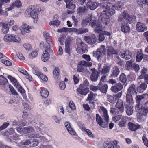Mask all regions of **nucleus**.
<instances>
[{"mask_svg": "<svg viewBox=\"0 0 148 148\" xmlns=\"http://www.w3.org/2000/svg\"><path fill=\"white\" fill-rule=\"evenodd\" d=\"M101 8L105 9L106 10H103L101 12V21L103 24L107 25L109 23L110 19L109 16L114 15L115 13L114 9L112 8H116L115 5H114L111 3H101L100 4Z\"/></svg>", "mask_w": 148, "mask_h": 148, "instance_id": "1", "label": "nucleus"}, {"mask_svg": "<svg viewBox=\"0 0 148 148\" xmlns=\"http://www.w3.org/2000/svg\"><path fill=\"white\" fill-rule=\"evenodd\" d=\"M133 17L130 16L126 12L124 11L119 15L118 21H120L122 25L121 27L122 31L125 33L130 32V28L128 23H131L133 19Z\"/></svg>", "mask_w": 148, "mask_h": 148, "instance_id": "2", "label": "nucleus"}, {"mask_svg": "<svg viewBox=\"0 0 148 148\" xmlns=\"http://www.w3.org/2000/svg\"><path fill=\"white\" fill-rule=\"evenodd\" d=\"M91 26L94 28V31L97 33L102 30L101 23H97L96 18L92 15H90L86 18L85 20H83L82 22L81 25L82 26H84L86 25L87 24L90 22Z\"/></svg>", "mask_w": 148, "mask_h": 148, "instance_id": "3", "label": "nucleus"}, {"mask_svg": "<svg viewBox=\"0 0 148 148\" xmlns=\"http://www.w3.org/2000/svg\"><path fill=\"white\" fill-rule=\"evenodd\" d=\"M4 40L7 42H12L17 44L20 43L21 39L20 37L14 34H6L3 37Z\"/></svg>", "mask_w": 148, "mask_h": 148, "instance_id": "4", "label": "nucleus"}, {"mask_svg": "<svg viewBox=\"0 0 148 148\" xmlns=\"http://www.w3.org/2000/svg\"><path fill=\"white\" fill-rule=\"evenodd\" d=\"M36 7L34 6L29 7L26 10L25 13L26 14L30 15L32 18L33 21L34 23H37V12Z\"/></svg>", "mask_w": 148, "mask_h": 148, "instance_id": "5", "label": "nucleus"}, {"mask_svg": "<svg viewBox=\"0 0 148 148\" xmlns=\"http://www.w3.org/2000/svg\"><path fill=\"white\" fill-rule=\"evenodd\" d=\"M136 109L138 116H146L148 112V109L142 105L139 104L138 106H136Z\"/></svg>", "mask_w": 148, "mask_h": 148, "instance_id": "6", "label": "nucleus"}, {"mask_svg": "<svg viewBox=\"0 0 148 148\" xmlns=\"http://www.w3.org/2000/svg\"><path fill=\"white\" fill-rule=\"evenodd\" d=\"M88 32V29L85 28H81L77 29L76 28H68L67 32L73 33L75 32L77 34H81L86 33Z\"/></svg>", "mask_w": 148, "mask_h": 148, "instance_id": "7", "label": "nucleus"}, {"mask_svg": "<svg viewBox=\"0 0 148 148\" xmlns=\"http://www.w3.org/2000/svg\"><path fill=\"white\" fill-rule=\"evenodd\" d=\"M122 92H121L113 95H108L107 96V100L110 102L114 103L117 99L121 97L122 95Z\"/></svg>", "mask_w": 148, "mask_h": 148, "instance_id": "8", "label": "nucleus"}, {"mask_svg": "<svg viewBox=\"0 0 148 148\" xmlns=\"http://www.w3.org/2000/svg\"><path fill=\"white\" fill-rule=\"evenodd\" d=\"M92 63L90 62L82 61L79 62V65L77 67V70L79 72H82L83 70L82 66L84 67H90L92 66Z\"/></svg>", "mask_w": 148, "mask_h": 148, "instance_id": "9", "label": "nucleus"}, {"mask_svg": "<svg viewBox=\"0 0 148 148\" xmlns=\"http://www.w3.org/2000/svg\"><path fill=\"white\" fill-rule=\"evenodd\" d=\"M77 91L80 95H86L89 91L88 88L84 84H80L79 88L77 89Z\"/></svg>", "mask_w": 148, "mask_h": 148, "instance_id": "10", "label": "nucleus"}, {"mask_svg": "<svg viewBox=\"0 0 148 148\" xmlns=\"http://www.w3.org/2000/svg\"><path fill=\"white\" fill-rule=\"evenodd\" d=\"M51 51V49L49 47L46 46V49H45L41 56V59L43 61L45 62L49 60L50 57L49 52Z\"/></svg>", "mask_w": 148, "mask_h": 148, "instance_id": "11", "label": "nucleus"}, {"mask_svg": "<svg viewBox=\"0 0 148 148\" xmlns=\"http://www.w3.org/2000/svg\"><path fill=\"white\" fill-rule=\"evenodd\" d=\"M16 130L18 132L21 134H26L34 132L33 128L30 127H19L17 128Z\"/></svg>", "mask_w": 148, "mask_h": 148, "instance_id": "12", "label": "nucleus"}, {"mask_svg": "<svg viewBox=\"0 0 148 148\" xmlns=\"http://www.w3.org/2000/svg\"><path fill=\"white\" fill-rule=\"evenodd\" d=\"M22 6V4L21 1L19 0H17L13 2L9 7L5 9L6 12L10 11L16 7L18 8L21 7Z\"/></svg>", "mask_w": 148, "mask_h": 148, "instance_id": "13", "label": "nucleus"}, {"mask_svg": "<svg viewBox=\"0 0 148 148\" xmlns=\"http://www.w3.org/2000/svg\"><path fill=\"white\" fill-rule=\"evenodd\" d=\"M84 39L87 43L91 45L95 44L97 41V38L93 34L89 36H84Z\"/></svg>", "mask_w": 148, "mask_h": 148, "instance_id": "14", "label": "nucleus"}, {"mask_svg": "<svg viewBox=\"0 0 148 148\" xmlns=\"http://www.w3.org/2000/svg\"><path fill=\"white\" fill-rule=\"evenodd\" d=\"M21 28L23 29H21V34L22 35H24L26 33H29L30 32L31 27L30 26L27 24L25 23H23L21 26Z\"/></svg>", "mask_w": 148, "mask_h": 148, "instance_id": "15", "label": "nucleus"}, {"mask_svg": "<svg viewBox=\"0 0 148 148\" xmlns=\"http://www.w3.org/2000/svg\"><path fill=\"white\" fill-rule=\"evenodd\" d=\"M96 121L98 124L102 127L106 128L107 127L108 123L104 122L101 117L98 114L96 115Z\"/></svg>", "mask_w": 148, "mask_h": 148, "instance_id": "16", "label": "nucleus"}, {"mask_svg": "<svg viewBox=\"0 0 148 148\" xmlns=\"http://www.w3.org/2000/svg\"><path fill=\"white\" fill-rule=\"evenodd\" d=\"M136 28L137 31L139 32H143L147 29L145 24L139 22L137 23Z\"/></svg>", "mask_w": 148, "mask_h": 148, "instance_id": "17", "label": "nucleus"}, {"mask_svg": "<svg viewBox=\"0 0 148 148\" xmlns=\"http://www.w3.org/2000/svg\"><path fill=\"white\" fill-rule=\"evenodd\" d=\"M98 5V3L95 2H93L91 0H88L86 4V7L91 10L95 9Z\"/></svg>", "mask_w": 148, "mask_h": 148, "instance_id": "18", "label": "nucleus"}, {"mask_svg": "<svg viewBox=\"0 0 148 148\" xmlns=\"http://www.w3.org/2000/svg\"><path fill=\"white\" fill-rule=\"evenodd\" d=\"M123 87V85L120 83L119 82L114 86H112L111 90L113 92L116 93L122 90Z\"/></svg>", "mask_w": 148, "mask_h": 148, "instance_id": "19", "label": "nucleus"}, {"mask_svg": "<svg viewBox=\"0 0 148 148\" xmlns=\"http://www.w3.org/2000/svg\"><path fill=\"white\" fill-rule=\"evenodd\" d=\"M146 96L148 97V94L145 93L141 95H138L135 97V100L137 103L136 106H138L139 105H142L141 102V101L145 99Z\"/></svg>", "mask_w": 148, "mask_h": 148, "instance_id": "20", "label": "nucleus"}, {"mask_svg": "<svg viewBox=\"0 0 148 148\" xmlns=\"http://www.w3.org/2000/svg\"><path fill=\"white\" fill-rule=\"evenodd\" d=\"M84 44L81 40L78 42L77 46L76 49L78 53L82 54L84 53Z\"/></svg>", "mask_w": 148, "mask_h": 148, "instance_id": "21", "label": "nucleus"}, {"mask_svg": "<svg viewBox=\"0 0 148 148\" xmlns=\"http://www.w3.org/2000/svg\"><path fill=\"white\" fill-rule=\"evenodd\" d=\"M100 110L103 113V117L106 123L109 122V116L107 113V111L106 109L103 106L100 107Z\"/></svg>", "mask_w": 148, "mask_h": 148, "instance_id": "22", "label": "nucleus"}, {"mask_svg": "<svg viewBox=\"0 0 148 148\" xmlns=\"http://www.w3.org/2000/svg\"><path fill=\"white\" fill-rule=\"evenodd\" d=\"M92 73L90 76L91 80L92 81H95L97 80L98 77V72L94 69H91Z\"/></svg>", "mask_w": 148, "mask_h": 148, "instance_id": "23", "label": "nucleus"}, {"mask_svg": "<svg viewBox=\"0 0 148 148\" xmlns=\"http://www.w3.org/2000/svg\"><path fill=\"white\" fill-rule=\"evenodd\" d=\"M136 86L134 84H132L130 86L127 90V94L132 95H136L137 94V92L135 89Z\"/></svg>", "mask_w": 148, "mask_h": 148, "instance_id": "24", "label": "nucleus"}, {"mask_svg": "<svg viewBox=\"0 0 148 148\" xmlns=\"http://www.w3.org/2000/svg\"><path fill=\"white\" fill-rule=\"evenodd\" d=\"M98 87L100 91L103 93H106L107 91L108 86L107 84L103 85L101 82H100L98 85Z\"/></svg>", "mask_w": 148, "mask_h": 148, "instance_id": "25", "label": "nucleus"}, {"mask_svg": "<svg viewBox=\"0 0 148 148\" xmlns=\"http://www.w3.org/2000/svg\"><path fill=\"white\" fill-rule=\"evenodd\" d=\"M43 35L44 36L46 40V42L48 44L49 46H52V44L51 40V37L49 35V33L47 31H45L43 32Z\"/></svg>", "mask_w": 148, "mask_h": 148, "instance_id": "26", "label": "nucleus"}, {"mask_svg": "<svg viewBox=\"0 0 148 148\" xmlns=\"http://www.w3.org/2000/svg\"><path fill=\"white\" fill-rule=\"evenodd\" d=\"M129 128L132 131H135L138 129L141 128V126L138 124H134L131 122L128 123Z\"/></svg>", "mask_w": 148, "mask_h": 148, "instance_id": "27", "label": "nucleus"}, {"mask_svg": "<svg viewBox=\"0 0 148 148\" xmlns=\"http://www.w3.org/2000/svg\"><path fill=\"white\" fill-rule=\"evenodd\" d=\"M64 125L68 132L71 134L73 135H75V132L71 128L70 123L69 122H66L65 123Z\"/></svg>", "mask_w": 148, "mask_h": 148, "instance_id": "28", "label": "nucleus"}, {"mask_svg": "<svg viewBox=\"0 0 148 148\" xmlns=\"http://www.w3.org/2000/svg\"><path fill=\"white\" fill-rule=\"evenodd\" d=\"M120 56L121 58L127 60L131 58V54L129 51H125L121 53Z\"/></svg>", "mask_w": 148, "mask_h": 148, "instance_id": "29", "label": "nucleus"}, {"mask_svg": "<svg viewBox=\"0 0 148 148\" xmlns=\"http://www.w3.org/2000/svg\"><path fill=\"white\" fill-rule=\"evenodd\" d=\"M147 85L145 83H142L137 88V91L140 93L143 92V91L146 90Z\"/></svg>", "mask_w": 148, "mask_h": 148, "instance_id": "30", "label": "nucleus"}, {"mask_svg": "<svg viewBox=\"0 0 148 148\" xmlns=\"http://www.w3.org/2000/svg\"><path fill=\"white\" fill-rule=\"evenodd\" d=\"M120 73V70L118 67L114 66L112 68V72L111 75L112 77H116Z\"/></svg>", "mask_w": 148, "mask_h": 148, "instance_id": "31", "label": "nucleus"}, {"mask_svg": "<svg viewBox=\"0 0 148 148\" xmlns=\"http://www.w3.org/2000/svg\"><path fill=\"white\" fill-rule=\"evenodd\" d=\"M58 15H55L53 18V20L50 22L49 23V25H50L56 26H58L60 23V21L58 20H58Z\"/></svg>", "mask_w": 148, "mask_h": 148, "instance_id": "32", "label": "nucleus"}, {"mask_svg": "<svg viewBox=\"0 0 148 148\" xmlns=\"http://www.w3.org/2000/svg\"><path fill=\"white\" fill-rule=\"evenodd\" d=\"M116 106L122 112L123 111V103L122 100H118L116 104Z\"/></svg>", "mask_w": 148, "mask_h": 148, "instance_id": "33", "label": "nucleus"}, {"mask_svg": "<svg viewBox=\"0 0 148 148\" xmlns=\"http://www.w3.org/2000/svg\"><path fill=\"white\" fill-rule=\"evenodd\" d=\"M72 0H64L66 3V8L71 9L73 10L75 8V5L72 2Z\"/></svg>", "mask_w": 148, "mask_h": 148, "instance_id": "34", "label": "nucleus"}, {"mask_svg": "<svg viewBox=\"0 0 148 148\" xmlns=\"http://www.w3.org/2000/svg\"><path fill=\"white\" fill-rule=\"evenodd\" d=\"M106 55L107 56H110L113 54H117L118 53L117 51H116L114 49L111 47H109L106 52Z\"/></svg>", "mask_w": 148, "mask_h": 148, "instance_id": "35", "label": "nucleus"}, {"mask_svg": "<svg viewBox=\"0 0 148 148\" xmlns=\"http://www.w3.org/2000/svg\"><path fill=\"white\" fill-rule=\"evenodd\" d=\"M117 144V142L114 141L112 143H106L104 144V148H114L115 145Z\"/></svg>", "mask_w": 148, "mask_h": 148, "instance_id": "36", "label": "nucleus"}, {"mask_svg": "<svg viewBox=\"0 0 148 148\" xmlns=\"http://www.w3.org/2000/svg\"><path fill=\"white\" fill-rule=\"evenodd\" d=\"M125 108H126V113L128 115H130L133 113V107L131 105H126Z\"/></svg>", "mask_w": 148, "mask_h": 148, "instance_id": "37", "label": "nucleus"}, {"mask_svg": "<svg viewBox=\"0 0 148 148\" xmlns=\"http://www.w3.org/2000/svg\"><path fill=\"white\" fill-rule=\"evenodd\" d=\"M110 67V66H104L102 68L101 73L108 75L107 74L109 72Z\"/></svg>", "mask_w": 148, "mask_h": 148, "instance_id": "38", "label": "nucleus"}, {"mask_svg": "<svg viewBox=\"0 0 148 148\" xmlns=\"http://www.w3.org/2000/svg\"><path fill=\"white\" fill-rule=\"evenodd\" d=\"M126 101L128 103L132 105L134 103L131 94H127L126 95Z\"/></svg>", "mask_w": 148, "mask_h": 148, "instance_id": "39", "label": "nucleus"}, {"mask_svg": "<svg viewBox=\"0 0 148 148\" xmlns=\"http://www.w3.org/2000/svg\"><path fill=\"white\" fill-rule=\"evenodd\" d=\"M99 50V49H97V51H94L93 52V56L97 57L98 59H101L102 57V54Z\"/></svg>", "mask_w": 148, "mask_h": 148, "instance_id": "40", "label": "nucleus"}, {"mask_svg": "<svg viewBox=\"0 0 148 148\" xmlns=\"http://www.w3.org/2000/svg\"><path fill=\"white\" fill-rule=\"evenodd\" d=\"M36 140H34V139H33V140H31L30 141L28 140L26 141L23 142V145H29L30 143H31L32 144H33V146H35L37 145V143Z\"/></svg>", "mask_w": 148, "mask_h": 148, "instance_id": "41", "label": "nucleus"}, {"mask_svg": "<svg viewBox=\"0 0 148 148\" xmlns=\"http://www.w3.org/2000/svg\"><path fill=\"white\" fill-rule=\"evenodd\" d=\"M143 79L146 84H148V74L140 75L137 78L138 79Z\"/></svg>", "mask_w": 148, "mask_h": 148, "instance_id": "42", "label": "nucleus"}, {"mask_svg": "<svg viewBox=\"0 0 148 148\" xmlns=\"http://www.w3.org/2000/svg\"><path fill=\"white\" fill-rule=\"evenodd\" d=\"M38 76L42 80L44 81H47L48 80V78L45 75L42 73L38 71Z\"/></svg>", "mask_w": 148, "mask_h": 148, "instance_id": "43", "label": "nucleus"}, {"mask_svg": "<svg viewBox=\"0 0 148 148\" xmlns=\"http://www.w3.org/2000/svg\"><path fill=\"white\" fill-rule=\"evenodd\" d=\"M14 130L12 128H10L8 131H4L3 133L4 135L8 136L14 134Z\"/></svg>", "mask_w": 148, "mask_h": 148, "instance_id": "44", "label": "nucleus"}, {"mask_svg": "<svg viewBox=\"0 0 148 148\" xmlns=\"http://www.w3.org/2000/svg\"><path fill=\"white\" fill-rule=\"evenodd\" d=\"M40 94L41 96L44 98L47 97L49 95V92L47 89L41 90L40 91Z\"/></svg>", "mask_w": 148, "mask_h": 148, "instance_id": "45", "label": "nucleus"}, {"mask_svg": "<svg viewBox=\"0 0 148 148\" xmlns=\"http://www.w3.org/2000/svg\"><path fill=\"white\" fill-rule=\"evenodd\" d=\"M8 78L11 81V82L13 84L14 86L17 84L18 83L17 80L13 77L10 75L7 76Z\"/></svg>", "mask_w": 148, "mask_h": 148, "instance_id": "46", "label": "nucleus"}, {"mask_svg": "<svg viewBox=\"0 0 148 148\" xmlns=\"http://www.w3.org/2000/svg\"><path fill=\"white\" fill-rule=\"evenodd\" d=\"M53 75L54 78H57L59 75V69L56 67L53 71Z\"/></svg>", "mask_w": 148, "mask_h": 148, "instance_id": "47", "label": "nucleus"}, {"mask_svg": "<svg viewBox=\"0 0 148 148\" xmlns=\"http://www.w3.org/2000/svg\"><path fill=\"white\" fill-rule=\"evenodd\" d=\"M119 80L122 83H125L127 81L125 75L123 73H121L119 76Z\"/></svg>", "mask_w": 148, "mask_h": 148, "instance_id": "48", "label": "nucleus"}, {"mask_svg": "<svg viewBox=\"0 0 148 148\" xmlns=\"http://www.w3.org/2000/svg\"><path fill=\"white\" fill-rule=\"evenodd\" d=\"M143 54L139 52H137V55L136 56V61L138 62H140L143 58Z\"/></svg>", "mask_w": 148, "mask_h": 148, "instance_id": "49", "label": "nucleus"}, {"mask_svg": "<svg viewBox=\"0 0 148 148\" xmlns=\"http://www.w3.org/2000/svg\"><path fill=\"white\" fill-rule=\"evenodd\" d=\"M97 95L93 94L92 92H91L88 94L87 99V100H92L95 99Z\"/></svg>", "mask_w": 148, "mask_h": 148, "instance_id": "50", "label": "nucleus"}, {"mask_svg": "<svg viewBox=\"0 0 148 148\" xmlns=\"http://www.w3.org/2000/svg\"><path fill=\"white\" fill-rule=\"evenodd\" d=\"M9 30V28L7 25L5 24H3L1 29L2 32L4 34H6L8 33Z\"/></svg>", "mask_w": 148, "mask_h": 148, "instance_id": "51", "label": "nucleus"}, {"mask_svg": "<svg viewBox=\"0 0 148 148\" xmlns=\"http://www.w3.org/2000/svg\"><path fill=\"white\" fill-rule=\"evenodd\" d=\"M7 80L2 75H0V85H4L7 82Z\"/></svg>", "mask_w": 148, "mask_h": 148, "instance_id": "52", "label": "nucleus"}, {"mask_svg": "<svg viewBox=\"0 0 148 148\" xmlns=\"http://www.w3.org/2000/svg\"><path fill=\"white\" fill-rule=\"evenodd\" d=\"M82 130H84L87 134L88 136L90 138H92L94 137L93 134L92 133L91 131L88 130L86 129L84 127H82Z\"/></svg>", "mask_w": 148, "mask_h": 148, "instance_id": "53", "label": "nucleus"}, {"mask_svg": "<svg viewBox=\"0 0 148 148\" xmlns=\"http://www.w3.org/2000/svg\"><path fill=\"white\" fill-rule=\"evenodd\" d=\"M18 90L19 92L22 94L24 93L25 92V90L18 83L15 86Z\"/></svg>", "mask_w": 148, "mask_h": 148, "instance_id": "54", "label": "nucleus"}, {"mask_svg": "<svg viewBox=\"0 0 148 148\" xmlns=\"http://www.w3.org/2000/svg\"><path fill=\"white\" fill-rule=\"evenodd\" d=\"M99 49V51H100L101 53L104 55H106V50L105 48V47L103 45H102L101 46L100 48L98 49Z\"/></svg>", "mask_w": 148, "mask_h": 148, "instance_id": "55", "label": "nucleus"}, {"mask_svg": "<svg viewBox=\"0 0 148 148\" xmlns=\"http://www.w3.org/2000/svg\"><path fill=\"white\" fill-rule=\"evenodd\" d=\"M124 1L122 0L118 2L117 5L115 6V9H118V8H122V7L124 5Z\"/></svg>", "mask_w": 148, "mask_h": 148, "instance_id": "56", "label": "nucleus"}, {"mask_svg": "<svg viewBox=\"0 0 148 148\" xmlns=\"http://www.w3.org/2000/svg\"><path fill=\"white\" fill-rule=\"evenodd\" d=\"M1 62L8 66H10L12 65V63L10 61L5 59H2Z\"/></svg>", "mask_w": 148, "mask_h": 148, "instance_id": "57", "label": "nucleus"}, {"mask_svg": "<svg viewBox=\"0 0 148 148\" xmlns=\"http://www.w3.org/2000/svg\"><path fill=\"white\" fill-rule=\"evenodd\" d=\"M48 46H49L48 45H46V44L43 41H41L39 45V47L42 50H43L45 48L46 49V46H47L48 47H50L51 46H49V45Z\"/></svg>", "mask_w": 148, "mask_h": 148, "instance_id": "58", "label": "nucleus"}, {"mask_svg": "<svg viewBox=\"0 0 148 148\" xmlns=\"http://www.w3.org/2000/svg\"><path fill=\"white\" fill-rule=\"evenodd\" d=\"M73 40V38L72 37L70 36L68 37L65 41V44L69 45L71 42Z\"/></svg>", "mask_w": 148, "mask_h": 148, "instance_id": "59", "label": "nucleus"}, {"mask_svg": "<svg viewBox=\"0 0 148 148\" xmlns=\"http://www.w3.org/2000/svg\"><path fill=\"white\" fill-rule=\"evenodd\" d=\"M132 63L129 61H127L126 62L125 65L126 69L128 70L132 69Z\"/></svg>", "mask_w": 148, "mask_h": 148, "instance_id": "60", "label": "nucleus"}, {"mask_svg": "<svg viewBox=\"0 0 148 148\" xmlns=\"http://www.w3.org/2000/svg\"><path fill=\"white\" fill-rule=\"evenodd\" d=\"M132 67L134 70L137 72H138L140 69L139 65L136 63H133L132 64Z\"/></svg>", "mask_w": 148, "mask_h": 148, "instance_id": "61", "label": "nucleus"}, {"mask_svg": "<svg viewBox=\"0 0 148 148\" xmlns=\"http://www.w3.org/2000/svg\"><path fill=\"white\" fill-rule=\"evenodd\" d=\"M18 71L23 74L26 75L27 76L29 74L27 73V71L24 69L22 68H19L18 69Z\"/></svg>", "mask_w": 148, "mask_h": 148, "instance_id": "62", "label": "nucleus"}, {"mask_svg": "<svg viewBox=\"0 0 148 148\" xmlns=\"http://www.w3.org/2000/svg\"><path fill=\"white\" fill-rule=\"evenodd\" d=\"M87 10V8L84 6L79 7L78 9V12L79 13L85 12Z\"/></svg>", "mask_w": 148, "mask_h": 148, "instance_id": "63", "label": "nucleus"}, {"mask_svg": "<svg viewBox=\"0 0 148 148\" xmlns=\"http://www.w3.org/2000/svg\"><path fill=\"white\" fill-rule=\"evenodd\" d=\"M37 55V51H35L31 53L29 55V58L32 59L36 57Z\"/></svg>", "mask_w": 148, "mask_h": 148, "instance_id": "64", "label": "nucleus"}]
</instances>
